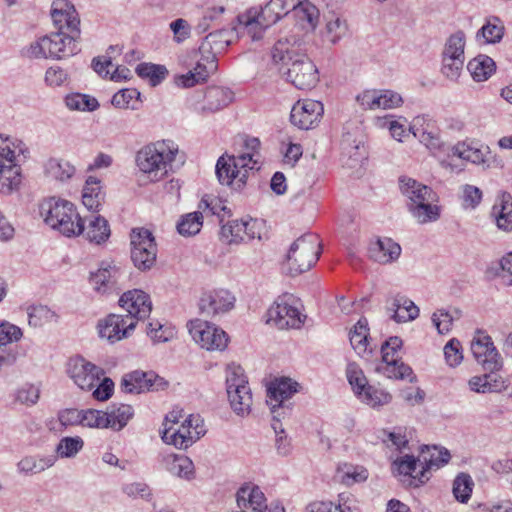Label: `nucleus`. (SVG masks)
<instances>
[{
    "label": "nucleus",
    "instance_id": "1",
    "mask_svg": "<svg viewBox=\"0 0 512 512\" xmlns=\"http://www.w3.org/2000/svg\"><path fill=\"white\" fill-rule=\"evenodd\" d=\"M245 144L251 152L239 156H221L218 159L215 172L221 184L240 189L247 180L248 172L260 169L259 153L257 151L260 147V141L257 138H251Z\"/></svg>",
    "mask_w": 512,
    "mask_h": 512
},
{
    "label": "nucleus",
    "instance_id": "2",
    "mask_svg": "<svg viewBox=\"0 0 512 512\" xmlns=\"http://www.w3.org/2000/svg\"><path fill=\"white\" fill-rule=\"evenodd\" d=\"M80 36L58 30L39 37L21 50V55L29 60H62L77 54L80 49Z\"/></svg>",
    "mask_w": 512,
    "mask_h": 512
},
{
    "label": "nucleus",
    "instance_id": "3",
    "mask_svg": "<svg viewBox=\"0 0 512 512\" xmlns=\"http://www.w3.org/2000/svg\"><path fill=\"white\" fill-rule=\"evenodd\" d=\"M178 153V146L171 140H162L142 147L136 154L139 170L151 179L159 180L168 173Z\"/></svg>",
    "mask_w": 512,
    "mask_h": 512
},
{
    "label": "nucleus",
    "instance_id": "4",
    "mask_svg": "<svg viewBox=\"0 0 512 512\" xmlns=\"http://www.w3.org/2000/svg\"><path fill=\"white\" fill-rule=\"evenodd\" d=\"M40 214L51 228L71 237L78 236L83 228L81 217L73 203L51 197L40 205Z\"/></svg>",
    "mask_w": 512,
    "mask_h": 512
},
{
    "label": "nucleus",
    "instance_id": "5",
    "mask_svg": "<svg viewBox=\"0 0 512 512\" xmlns=\"http://www.w3.org/2000/svg\"><path fill=\"white\" fill-rule=\"evenodd\" d=\"M285 16L279 0H270L265 6H254L237 16L238 29L246 32L253 41L263 38L267 28Z\"/></svg>",
    "mask_w": 512,
    "mask_h": 512
},
{
    "label": "nucleus",
    "instance_id": "6",
    "mask_svg": "<svg viewBox=\"0 0 512 512\" xmlns=\"http://www.w3.org/2000/svg\"><path fill=\"white\" fill-rule=\"evenodd\" d=\"M321 254V244L318 235L305 233L298 237L290 246L287 253V264L291 276H297L310 270L318 261Z\"/></svg>",
    "mask_w": 512,
    "mask_h": 512
},
{
    "label": "nucleus",
    "instance_id": "7",
    "mask_svg": "<svg viewBox=\"0 0 512 512\" xmlns=\"http://www.w3.org/2000/svg\"><path fill=\"white\" fill-rule=\"evenodd\" d=\"M226 391L232 410L239 416L248 415L253 403L244 369L235 363L226 369Z\"/></svg>",
    "mask_w": 512,
    "mask_h": 512
},
{
    "label": "nucleus",
    "instance_id": "8",
    "mask_svg": "<svg viewBox=\"0 0 512 512\" xmlns=\"http://www.w3.org/2000/svg\"><path fill=\"white\" fill-rule=\"evenodd\" d=\"M131 260L141 271L153 267L157 257V245L152 233L144 228H135L131 235Z\"/></svg>",
    "mask_w": 512,
    "mask_h": 512
},
{
    "label": "nucleus",
    "instance_id": "9",
    "mask_svg": "<svg viewBox=\"0 0 512 512\" xmlns=\"http://www.w3.org/2000/svg\"><path fill=\"white\" fill-rule=\"evenodd\" d=\"M403 342L397 336H392L381 346L383 365L378 368L385 376L394 379H407L413 381V370L404 362L397 359L396 354Z\"/></svg>",
    "mask_w": 512,
    "mask_h": 512
},
{
    "label": "nucleus",
    "instance_id": "10",
    "mask_svg": "<svg viewBox=\"0 0 512 512\" xmlns=\"http://www.w3.org/2000/svg\"><path fill=\"white\" fill-rule=\"evenodd\" d=\"M188 330L193 340L207 350H224L228 344L226 332L207 321L195 319Z\"/></svg>",
    "mask_w": 512,
    "mask_h": 512
},
{
    "label": "nucleus",
    "instance_id": "11",
    "mask_svg": "<svg viewBox=\"0 0 512 512\" xmlns=\"http://www.w3.org/2000/svg\"><path fill=\"white\" fill-rule=\"evenodd\" d=\"M286 79L298 89H311L317 84L318 70L315 64L305 55H296L284 72Z\"/></svg>",
    "mask_w": 512,
    "mask_h": 512
},
{
    "label": "nucleus",
    "instance_id": "12",
    "mask_svg": "<svg viewBox=\"0 0 512 512\" xmlns=\"http://www.w3.org/2000/svg\"><path fill=\"white\" fill-rule=\"evenodd\" d=\"M97 327L99 336L113 344L128 338L136 327V321L129 315L109 314L99 321Z\"/></svg>",
    "mask_w": 512,
    "mask_h": 512
},
{
    "label": "nucleus",
    "instance_id": "13",
    "mask_svg": "<svg viewBox=\"0 0 512 512\" xmlns=\"http://www.w3.org/2000/svg\"><path fill=\"white\" fill-rule=\"evenodd\" d=\"M168 383L164 378L153 371L144 372L136 370L127 373L121 381V389L125 393H143L146 391H159L167 387Z\"/></svg>",
    "mask_w": 512,
    "mask_h": 512
},
{
    "label": "nucleus",
    "instance_id": "14",
    "mask_svg": "<svg viewBox=\"0 0 512 512\" xmlns=\"http://www.w3.org/2000/svg\"><path fill=\"white\" fill-rule=\"evenodd\" d=\"M68 372L74 383L82 390H92L104 374L102 368L83 357L72 358L69 362Z\"/></svg>",
    "mask_w": 512,
    "mask_h": 512
},
{
    "label": "nucleus",
    "instance_id": "15",
    "mask_svg": "<svg viewBox=\"0 0 512 512\" xmlns=\"http://www.w3.org/2000/svg\"><path fill=\"white\" fill-rule=\"evenodd\" d=\"M471 352L484 370L495 372L502 368L503 360L496 347L494 346L491 337L481 335L474 338L471 342Z\"/></svg>",
    "mask_w": 512,
    "mask_h": 512
},
{
    "label": "nucleus",
    "instance_id": "16",
    "mask_svg": "<svg viewBox=\"0 0 512 512\" xmlns=\"http://www.w3.org/2000/svg\"><path fill=\"white\" fill-rule=\"evenodd\" d=\"M324 113L323 104L312 99L298 101L291 110V123L304 130H308L317 125Z\"/></svg>",
    "mask_w": 512,
    "mask_h": 512
},
{
    "label": "nucleus",
    "instance_id": "17",
    "mask_svg": "<svg viewBox=\"0 0 512 512\" xmlns=\"http://www.w3.org/2000/svg\"><path fill=\"white\" fill-rule=\"evenodd\" d=\"M50 16L58 30H67L80 36V17L75 6L68 0H54L51 4Z\"/></svg>",
    "mask_w": 512,
    "mask_h": 512
},
{
    "label": "nucleus",
    "instance_id": "18",
    "mask_svg": "<svg viewBox=\"0 0 512 512\" xmlns=\"http://www.w3.org/2000/svg\"><path fill=\"white\" fill-rule=\"evenodd\" d=\"M235 297L225 289L204 293L199 301L201 313L207 317H215L230 311L234 307Z\"/></svg>",
    "mask_w": 512,
    "mask_h": 512
},
{
    "label": "nucleus",
    "instance_id": "19",
    "mask_svg": "<svg viewBox=\"0 0 512 512\" xmlns=\"http://www.w3.org/2000/svg\"><path fill=\"white\" fill-rule=\"evenodd\" d=\"M119 305L134 318L136 323L149 317L152 311V303L147 293L134 289L123 293L119 299Z\"/></svg>",
    "mask_w": 512,
    "mask_h": 512
},
{
    "label": "nucleus",
    "instance_id": "20",
    "mask_svg": "<svg viewBox=\"0 0 512 512\" xmlns=\"http://www.w3.org/2000/svg\"><path fill=\"white\" fill-rule=\"evenodd\" d=\"M268 316L279 329L300 328L306 318L297 307L287 302L275 303L268 310Z\"/></svg>",
    "mask_w": 512,
    "mask_h": 512
},
{
    "label": "nucleus",
    "instance_id": "21",
    "mask_svg": "<svg viewBox=\"0 0 512 512\" xmlns=\"http://www.w3.org/2000/svg\"><path fill=\"white\" fill-rule=\"evenodd\" d=\"M22 337L19 327L8 322H0V369L11 365L17 358L15 341Z\"/></svg>",
    "mask_w": 512,
    "mask_h": 512
},
{
    "label": "nucleus",
    "instance_id": "22",
    "mask_svg": "<svg viewBox=\"0 0 512 512\" xmlns=\"http://www.w3.org/2000/svg\"><path fill=\"white\" fill-rule=\"evenodd\" d=\"M450 460V453L447 449H440L436 446L432 448L426 447L422 449L420 458L418 461L422 464L419 473L414 476L420 484L425 483L429 479V472L432 469H439L443 465L447 464Z\"/></svg>",
    "mask_w": 512,
    "mask_h": 512
},
{
    "label": "nucleus",
    "instance_id": "23",
    "mask_svg": "<svg viewBox=\"0 0 512 512\" xmlns=\"http://www.w3.org/2000/svg\"><path fill=\"white\" fill-rule=\"evenodd\" d=\"M122 275L120 268L113 262H102L100 268L91 273L90 282L96 291L107 293L118 289Z\"/></svg>",
    "mask_w": 512,
    "mask_h": 512
},
{
    "label": "nucleus",
    "instance_id": "24",
    "mask_svg": "<svg viewBox=\"0 0 512 512\" xmlns=\"http://www.w3.org/2000/svg\"><path fill=\"white\" fill-rule=\"evenodd\" d=\"M490 153L488 146L478 147L472 141H459L448 148V158H459L466 162L482 165L487 162V155Z\"/></svg>",
    "mask_w": 512,
    "mask_h": 512
},
{
    "label": "nucleus",
    "instance_id": "25",
    "mask_svg": "<svg viewBox=\"0 0 512 512\" xmlns=\"http://www.w3.org/2000/svg\"><path fill=\"white\" fill-rule=\"evenodd\" d=\"M83 223L80 235H83L90 243L101 245L105 243L110 235L111 230L108 221L100 215H90L81 217Z\"/></svg>",
    "mask_w": 512,
    "mask_h": 512
},
{
    "label": "nucleus",
    "instance_id": "26",
    "mask_svg": "<svg viewBox=\"0 0 512 512\" xmlns=\"http://www.w3.org/2000/svg\"><path fill=\"white\" fill-rule=\"evenodd\" d=\"M240 512H266L267 499L258 486H243L237 492Z\"/></svg>",
    "mask_w": 512,
    "mask_h": 512
},
{
    "label": "nucleus",
    "instance_id": "27",
    "mask_svg": "<svg viewBox=\"0 0 512 512\" xmlns=\"http://www.w3.org/2000/svg\"><path fill=\"white\" fill-rule=\"evenodd\" d=\"M233 30H217L209 33L199 46V53L207 54L208 58L217 60V55L221 54L231 44Z\"/></svg>",
    "mask_w": 512,
    "mask_h": 512
},
{
    "label": "nucleus",
    "instance_id": "28",
    "mask_svg": "<svg viewBox=\"0 0 512 512\" xmlns=\"http://www.w3.org/2000/svg\"><path fill=\"white\" fill-rule=\"evenodd\" d=\"M387 310L393 312L392 319L398 323L412 321L419 316V308L414 302L400 294L387 301Z\"/></svg>",
    "mask_w": 512,
    "mask_h": 512
},
{
    "label": "nucleus",
    "instance_id": "29",
    "mask_svg": "<svg viewBox=\"0 0 512 512\" xmlns=\"http://www.w3.org/2000/svg\"><path fill=\"white\" fill-rule=\"evenodd\" d=\"M399 184L402 194L408 199L407 203L418 204L421 201H437V195L430 187L414 179L401 177Z\"/></svg>",
    "mask_w": 512,
    "mask_h": 512
},
{
    "label": "nucleus",
    "instance_id": "30",
    "mask_svg": "<svg viewBox=\"0 0 512 512\" xmlns=\"http://www.w3.org/2000/svg\"><path fill=\"white\" fill-rule=\"evenodd\" d=\"M401 247L390 238L378 239L370 244L369 256L374 261L387 264L399 258Z\"/></svg>",
    "mask_w": 512,
    "mask_h": 512
},
{
    "label": "nucleus",
    "instance_id": "31",
    "mask_svg": "<svg viewBox=\"0 0 512 512\" xmlns=\"http://www.w3.org/2000/svg\"><path fill=\"white\" fill-rule=\"evenodd\" d=\"M165 469L173 476L185 480L195 478V467L193 461L182 454H168L163 458Z\"/></svg>",
    "mask_w": 512,
    "mask_h": 512
},
{
    "label": "nucleus",
    "instance_id": "32",
    "mask_svg": "<svg viewBox=\"0 0 512 512\" xmlns=\"http://www.w3.org/2000/svg\"><path fill=\"white\" fill-rule=\"evenodd\" d=\"M162 439L178 449H187L199 439V432H192L183 422L178 429H174L172 426L165 428L162 432Z\"/></svg>",
    "mask_w": 512,
    "mask_h": 512
},
{
    "label": "nucleus",
    "instance_id": "33",
    "mask_svg": "<svg viewBox=\"0 0 512 512\" xmlns=\"http://www.w3.org/2000/svg\"><path fill=\"white\" fill-rule=\"evenodd\" d=\"M105 193L102 190L101 181L89 176L82 191V203L90 211H99L104 201Z\"/></svg>",
    "mask_w": 512,
    "mask_h": 512
},
{
    "label": "nucleus",
    "instance_id": "34",
    "mask_svg": "<svg viewBox=\"0 0 512 512\" xmlns=\"http://www.w3.org/2000/svg\"><path fill=\"white\" fill-rule=\"evenodd\" d=\"M504 33V22L498 16H489L476 33V39H483L485 44H496L502 40Z\"/></svg>",
    "mask_w": 512,
    "mask_h": 512
},
{
    "label": "nucleus",
    "instance_id": "35",
    "mask_svg": "<svg viewBox=\"0 0 512 512\" xmlns=\"http://www.w3.org/2000/svg\"><path fill=\"white\" fill-rule=\"evenodd\" d=\"M298 383L289 378L272 382L267 389V400L286 403L296 392Z\"/></svg>",
    "mask_w": 512,
    "mask_h": 512
},
{
    "label": "nucleus",
    "instance_id": "36",
    "mask_svg": "<svg viewBox=\"0 0 512 512\" xmlns=\"http://www.w3.org/2000/svg\"><path fill=\"white\" fill-rule=\"evenodd\" d=\"M467 69L475 81L481 82L495 72L496 64L491 57L480 54L468 62Z\"/></svg>",
    "mask_w": 512,
    "mask_h": 512
},
{
    "label": "nucleus",
    "instance_id": "37",
    "mask_svg": "<svg viewBox=\"0 0 512 512\" xmlns=\"http://www.w3.org/2000/svg\"><path fill=\"white\" fill-rule=\"evenodd\" d=\"M233 100L231 90L223 87H210L205 93L204 109L216 112L228 106Z\"/></svg>",
    "mask_w": 512,
    "mask_h": 512
},
{
    "label": "nucleus",
    "instance_id": "38",
    "mask_svg": "<svg viewBox=\"0 0 512 512\" xmlns=\"http://www.w3.org/2000/svg\"><path fill=\"white\" fill-rule=\"evenodd\" d=\"M435 201H421L418 204L407 203L409 212L420 223L425 224L437 221L440 217V207Z\"/></svg>",
    "mask_w": 512,
    "mask_h": 512
},
{
    "label": "nucleus",
    "instance_id": "39",
    "mask_svg": "<svg viewBox=\"0 0 512 512\" xmlns=\"http://www.w3.org/2000/svg\"><path fill=\"white\" fill-rule=\"evenodd\" d=\"M325 19L326 24L323 36L326 41L336 44L348 34V24L344 18L330 14Z\"/></svg>",
    "mask_w": 512,
    "mask_h": 512
},
{
    "label": "nucleus",
    "instance_id": "40",
    "mask_svg": "<svg viewBox=\"0 0 512 512\" xmlns=\"http://www.w3.org/2000/svg\"><path fill=\"white\" fill-rule=\"evenodd\" d=\"M110 428L115 431L123 429L134 415V409L128 404H112L107 408Z\"/></svg>",
    "mask_w": 512,
    "mask_h": 512
},
{
    "label": "nucleus",
    "instance_id": "41",
    "mask_svg": "<svg viewBox=\"0 0 512 512\" xmlns=\"http://www.w3.org/2000/svg\"><path fill=\"white\" fill-rule=\"evenodd\" d=\"M75 167L66 160L51 158L45 164V173L48 177L65 182L75 174Z\"/></svg>",
    "mask_w": 512,
    "mask_h": 512
},
{
    "label": "nucleus",
    "instance_id": "42",
    "mask_svg": "<svg viewBox=\"0 0 512 512\" xmlns=\"http://www.w3.org/2000/svg\"><path fill=\"white\" fill-rule=\"evenodd\" d=\"M510 193L502 195L500 205L493 206V213L496 215V223L499 229L512 231V202Z\"/></svg>",
    "mask_w": 512,
    "mask_h": 512
},
{
    "label": "nucleus",
    "instance_id": "43",
    "mask_svg": "<svg viewBox=\"0 0 512 512\" xmlns=\"http://www.w3.org/2000/svg\"><path fill=\"white\" fill-rule=\"evenodd\" d=\"M300 53L288 39L278 40L271 50L272 61L275 64H282L289 66L290 63L296 58V55Z\"/></svg>",
    "mask_w": 512,
    "mask_h": 512
},
{
    "label": "nucleus",
    "instance_id": "44",
    "mask_svg": "<svg viewBox=\"0 0 512 512\" xmlns=\"http://www.w3.org/2000/svg\"><path fill=\"white\" fill-rule=\"evenodd\" d=\"M358 399L372 408H378L387 405L391 402L392 396L390 393L375 386H368L362 392L356 395Z\"/></svg>",
    "mask_w": 512,
    "mask_h": 512
},
{
    "label": "nucleus",
    "instance_id": "45",
    "mask_svg": "<svg viewBox=\"0 0 512 512\" xmlns=\"http://www.w3.org/2000/svg\"><path fill=\"white\" fill-rule=\"evenodd\" d=\"M56 462V456L50 455L36 458L34 456L24 457L17 464L18 470L23 473H40L52 467Z\"/></svg>",
    "mask_w": 512,
    "mask_h": 512
},
{
    "label": "nucleus",
    "instance_id": "46",
    "mask_svg": "<svg viewBox=\"0 0 512 512\" xmlns=\"http://www.w3.org/2000/svg\"><path fill=\"white\" fill-rule=\"evenodd\" d=\"M203 225V215L199 211L183 215L177 223V231L180 235L189 237L198 234Z\"/></svg>",
    "mask_w": 512,
    "mask_h": 512
},
{
    "label": "nucleus",
    "instance_id": "47",
    "mask_svg": "<svg viewBox=\"0 0 512 512\" xmlns=\"http://www.w3.org/2000/svg\"><path fill=\"white\" fill-rule=\"evenodd\" d=\"M136 73L143 79H148L152 86L159 85L168 75L164 65L141 63L136 67Z\"/></svg>",
    "mask_w": 512,
    "mask_h": 512
},
{
    "label": "nucleus",
    "instance_id": "48",
    "mask_svg": "<svg viewBox=\"0 0 512 512\" xmlns=\"http://www.w3.org/2000/svg\"><path fill=\"white\" fill-rule=\"evenodd\" d=\"M247 227L243 220H232L221 226L220 235L222 240L228 244L239 243L245 240Z\"/></svg>",
    "mask_w": 512,
    "mask_h": 512
},
{
    "label": "nucleus",
    "instance_id": "49",
    "mask_svg": "<svg viewBox=\"0 0 512 512\" xmlns=\"http://www.w3.org/2000/svg\"><path fill=\"white\" fill-rule=\"evenodd\" d=\"M65 104L70 110L76 111H95L99 107V103L96 98L81 94L72 93L65 97Z\"/></svg>",
    "mask_w": 512,
    "mask_h": 512
},
{
    "label": "nucleus",
    "instance_id": "50",
    "mask_svg": "<svg viewBox=\"0 0 512 512\" xmlns=\"http://www.w3.org/2000/svg\"><path fill=\"white\" fill-rule=\"evenodd\" d=\"M474 482L467 473H459L453 481V494L461 503H467L471 497Z\"/></svg>",
    "mask_w": 512,
    "mask_h": 512
},
{
    "label": "nucleus",
    "instance_id": "51",
    "mask_svg": "<svg viewBox=\"0 0 512 512\" xmlns=\"http://www.w3.org/2000/svg\"><path fill=\"white\" fill-rule=\"evenodd\" d=\"M368 322L365 318L360 319L350 331V343L358 354L367 350Z\"/></svg>",
    "mask_w": 512,
    "mask_h": 512
},
{
    "label": "nucleus",
    "instance_id": "52",
    "mask_svg": "<svg viewBox=\"0 0 512 512\" xmlns=\"http://www.w3.org/2000/svg\"><path fill=\"white\" fill-rule=\"evenodd\" d=\"M466 38L463 31H457L447 39L443 51V57H453L465 60L464 48Z\"/></svg>",
    "mask_w": 512,
    "mask_h": 512
},
{
    "label": "nucleus",
    "instance_id": "53",
    "mask_svg": "<svg viewBox=\"0 0 512 512\" xmlns=\"http://www.w3.org/2000/svg\"><path fill=\"white\" fill-rule=\"evenodd\" d=\"M84 441L81 437H63L56 446L57 456L60 458H73L83 448Z\"/></svg>",
    "mask_w": 512,
    "mask_h": 512
},
{
    "label": "nucleus",
    "instance_id": "54",
    "mask_svg": "<svg viewBox=\"0 0 512 512\" xmlns=\"http://www.w3.org/2000/svg\"><path fill=\"white\" fill-rule=\"evenodd\" d=\"M55 316V313L45 305H31L27 307L28 323L35 328L50 322Z\"/></svg>",
    "mask_w": 512,
    "mask_h": 512
},
{
    "label": "nucleus",
    "instance_id": "55",
    "mask_svg": "<svg viewBox=\"0 0 512 512\" xmlns=\"http://www.w3.org/2000/svg\"><path fill=\"white\" fill-rule=\"evenodd\" d=\"M0 181L2 187H6L8 191L17 188L21 183L20 167L16 165L15 161L5 164L0 167Z\"/></svg>",
    "mask_w": 512,
    "mask_h": 512
},
{
    "label": "nucleus",
    "instance_id": "56",
    "mask_svg": "<svg viewBox=\"0 0 512 512\" xmlns=\"http://www.w3.org/2000/svg\"><path fill=\"white\" fill-rule=\"evenodd\" d=\"M39 397L40 389L29 383L23 384L14 392V401L21 405L33 406L38 402Z\"/></svg>",
    "mask_w": 512,
    "mask_h": 512
},
{
    "label": "nucleus",
    "instance_id": "57",
    "mask_svg": "<svg viewBox=\"0 0 512 512\" xmlns=\"http://www.w3.org/2000/svg\"><path fill=\"white\" fill-rule=\"evenodd\" d=\"M346 375L355 395H358L359 392H362L366 387L370 386L363 371L356 363L348 364Z\"/></svg>",
    "mask_w": 512,
    "mask_h": 512
},
{
    "label": "nucleus",
    "instance_id": "58",
    "mask_svg": "<svg viewBox=\"0 0 512 512\" xmlns=\"http://www.w3.org/2000/svg\"><path fill=\"white\" fill-rule=\"evenodd\" d=\"M107 411L94 409L83 410L82 425L91 428H110Z\"/></svg>",
    "mask_w": 512,
    "mask_h": 512
},
{
    "label": "nucleus",
    "instance_id": "59",
    "mask_svg": "<svg viewBox=\"0 0 512 512\" xmlns=\"http://www.w3.org/2000/svg\"><path fill=\"white\" fill-rule=\"evenodd\" d=\"M267 404L270 406V410L272 413V423L271 427L273 428L275 433H278V429H280L281 433H284V429L282 428L281 419L285 418L291 411V403H282L266 400Z\"/></svg>",
    "mask_w": 512,
    "mask_h": 512
},
{
    "label": "nucleus",
    "instance_id": "60",
    "mask_svg": "<svg viewBox=\"0 0 512 512\" xmlns=\"http://www.w3.org/2000/svg\"><path fill=\"white\" fill-rule=\"evenodd\" d=\"M147 335L154 343L167 342L173 338L174 330L171 327H165L156 320L147 324Z\"/></svg>",
    "mask_w": 512,
    "mask_h": 512
},
{
    "label": "nucleus",
    "instance_id": "61",
    "mask_svg": "<svg viewBox=\"0 0 512 512\" xmlns=\"http://www.w3.org/2000/svg\"><path fill=\"white\" fill-rule=\"evenodd\" d=\"M417 462H419L414 456L412 455H405L402 457L397 458L392 463V468L394 472H397L399 475L404 476H416L418 472H416L417 469Z\"/></svg>",
    "mask_w": 512,
    "mask_h": 512
},
{
    "label": "nucleus",
    "instance_id": "62",
    "mask_svg": "<svg viewBox=\"0 0 512 512\" xmlns=\"http://www.w3.org/2000/svg\"><path fill=\"white\" fill-rule=\"evenodd\" d=\"M200 59L197 61L196 66L192 70L198 75V78L206 81L211 73H214L217 70V60L212 57V59L208 58L207 54L199 53Z\"/></svg>",
    "mask_w": 512,
    "mask_h": 512
},
{
    "label": "nucleus",
    "instance_id": "63",
    "mask_svg": "<svg viewBox=\"0 0 512 512\" xmlns=\"http://www.w3.org/2000/svg\"><path fill=\"white\" fill-rule=\"evenodd\" d=\"M295 16L300 20H305L309 26L314 29L318 23L319 10L310 2L303 1L297 11L294 12Z\"/></svg>",
    "mask_w": 512,
    "mask_h": 512
},
{
    "label": "nucleus",
    "instance_id": "64",
    "mask_svg": "<svg viewBox=\"0 0 512 512\" xmlns=\"http://www.w3.org/2000/svg\"><path fill=\"white\" fill-rule=\"evenodd\" d=\"M463 59L453 57L442 58V73L450 80H457L464 66Z\"/></svg>",
    "mask_w": 512,
    "mask_h": 512
}]
</instances>
